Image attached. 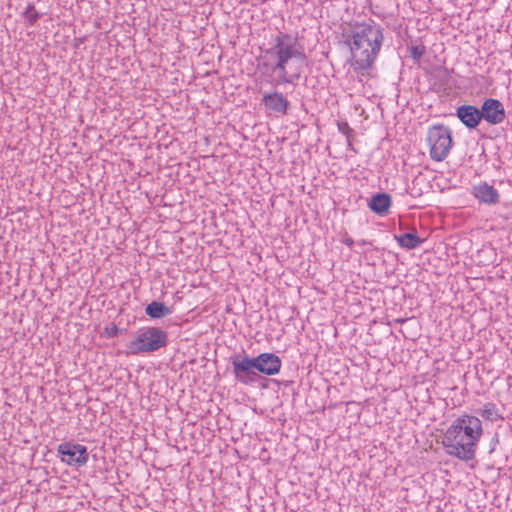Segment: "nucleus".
<instances>
[{"label":"nucleus","mask_w":512,"mask_h":512,"mask_svg":"<svg viewBox=\"0 0 512 512\" xmlns=\"http://www.w3.org/2000/svg\"><path fill=\"white\" fill-rule=\"evenodd\" d=\"M427 142L431 159L441 162L446 159L453 146L452 131L444 124L433 125L428 129Z\"/></svg>","instance_id":"obj_4"},{"label":"nucleus","mask_w":512,"mask_h":512,"mask_svg":"<svg viewBox=\"0 0 512 512\" xmlns=\"http://www.w3.org/2000/svg\"><path fill=\"white\" fill-rule=\"evenodd\" d=\"M478 413L487 421L495 422L497 420H503L502 415L498 413L496 405L492 402L484 404L483 409L479 410Z\"/></svg>","instance_id":"obj_17"},{"label":"nucleus","mask_w":512,"mask_h":512,"mask_svg":"<svg viewBox=\"0 0 512 512\" xmlns=\"http://www.w3.org/2000/svg\"><path fill=\"white\" fill-rule=\"evenodd\" d=\"M410 53H411V57L414 60H420L425 53V47L422 45L411 46Z\"/></svg>","instance_id":"obj_19"},{"label":"nucleus","mask_w":512,"mask_h":512,"mask_svg":"<svg viewBox=\"0 0 512 512\" xmlns=\"http://www.w3.org/2000/svg\"><path fill=\"white\" fill-rule=\"evenodd\" d=\"M266 55L276 59L274 64L262 61L258 69L262 74L271 75L278 73V77L272 82L275 86L282 84H296L307 66V56L299 47L297 38L290 34L279 32L275 37L274 45L266 50Z\"/></svg>","instance_id":"obj_1"},{"label":"nucleus","mask_w":512,"mask_h":512,"mask_svg":"<svg viewBox=\"0 0 512 512\" xmlns=\"http://www.w3.org/2000/svg\"><path fill=\"white\" fill-rule=\"evenodd\" d=\"M391 204V196L388 193L382 192L372 196L368 203V207L374 213L383 216L388 213Z\"/></svg>","instance_id":"obj_14"},{"label":"nucleus","mask_w":512,"mask_h":512,"mask_svg":"<svg viewBox=\"0 0 512 512\" xmlns=\"http://www.w3.org/2000/svg\"><path fill=\"white\" fill-rule=\"evenodd\" d=\"M257 372L266 376L277 375L282 367V361L274 353L264 352L253 357Z\"/></svg>","instance_id":"obj_10"},{"label":"nucleus","mask_w":512,"mask_h":512,"mask_svg":"<svg viewBox=\"0 0 512 512\" xmlns=\"http://www.w3.org/2000/svg\"><path fill=\"white\" fill-rule=\"evenodd\" d=\"M22 15L27 21V26H33L42 16V14L35 9V5L33 3H29L26 6Z\"/></svg>","instance_id":"obj_18"},{"label":"nucleus","mask_w":512,"mask_h":512,"mask_svg":"<svg viewBox=\"0 0 512 512\" xmlns=\"http://www.w3.org/2000/svg\"><path fill=\"white\" fill-rule=\"evenodd\" d=\"M262 104L265 106L266 110L281 115H286L290 108L288 99L283 93L278 91L264 94Z\"/></svg>","instance_id":"obj_12"},{"label":"nucleus","mask_w":512,"mask_h":512,"mask_svg":"<svg viewBox=\"0 0 512 512\" xmlns=\"http://www.w3.org/2000/svg\"><path fill=\"white\" fill-rule=\"evenodd\" d=\"M342 243L345 244L346 246H348L349 248H351L354 244V240L350 237V236H345L343 239H342Z\"/></svg>","instance_id":"obj_22"},{"label":"nucleus","mask_w":512,"mask_h":512,"mask_svg":"<svg viewBox=\"0 0 512 512\" xmlns=\"http://www.w3.org/2000/svg\"><path fill=\"white\" fill-rule=\"evenodd\" d=\"M338 128H339V131L345 135H349L350 133L353 132V130L350 128V126L348 125V123L344 122V123H339L338 124Z\"/></svg>","instance_id":"obj_20"},{"label":"nucleus","mask_w":512,"mask_h":512,"mask_svg":"<svg viewBox=\"0 0 512 512\" xmlns=\"http://www.w3.org/2000/svg\"><path fill=\"white\" fill-rule=\"evenodd\" d=\"M471 195L486 205H496L500 202V194L497 189L487 182H480L477 185H473L471 188Z\"/></svg>","instance_id":"obj_11"},{"label":"nucleus","mask_w":512,"mask_h":512,"mask_svg":"<svg viewBox=\"0 0 512 512\" xmlns=\"http://www.w3.org/2000/svg\"><path fill=\"white\" fill-rule=\"evenodd\" d=\"M397 243L407 250H412L419 247L423 240L417 235L416 232H408L401 235H395Z\"/></svg>","instance_id":"obj_15"},{"label":"nucleus","mask_w":512,"mask_h":512,"mask_svg":"<svg viewBox=\"0 0 512 512\" xmlns=\"http://www.w3.org/2000/svg\"><path fill=\"white\" fill-rule=\"evenodd\" d=\"M233 375L236 381L244 385H252L259 379L254 358L244 351L230 357Z\"/></svg>","instance_id":"obj_6"},{"label":"nucleus","mask_w":512,"mask_h":512,"mask_svg":"<svg viewBox=\"0 0 512 512\" xmlns=\"http://www.w3.org/2000/svg\"><path fill=\"white\" fill-rule=\"evenodd\" d=\"M358 244H359V245H366V244H367V242H366L365 240H361V241H358Z\"/></svg>","instance_id":"obj_23"},{"label":"nucleus","mask_w":512,"mask_h":512,"mask_svg":"<svg viewBox=\"0 0 512 512\" xmlns=\"http://www.w3.org/2000/svg\"><path fill=\"white\" fill-rule=\"evenodd\" d=\"M463 424H465V415L457 418L444 434L442 444L450 456H454L457 452L452 447L460 448L459 445L462 444Z\"/></svg>","instance_id":"obj_9"},{"label":"nucleus","mask_w":512,"mask_h":512,"mask_svg":"<svg viewBox=\"0 0 512 512\" xmlns=\"http://www.w3.org/2000/svg\"><path fill=\"white\" fill-rule=\"evenodd\" d=\"M57 453L61 460L69 466L82 467L89 460L87 447L78 443L63 442L58 445Z\"/></svg>","instance_id":"obj_7"},{"label":"nucleus","mask_w":512,"mask_h":512,"mask_svg":"<svg viewBox=\"0 0 512 512\" xmlns=\"http://www.w3.org/2000/svg\"><path fill=\"white\" fill-rule=\"evenodd\" d=\"M106 333L108 337H117L120 333V329L116 325H113L111 328H106Z\"/></svg>","instance_id":"obj_21"},{"label":"nucleus","mask_w":512,"mask_h":512,"mask_svg":"<svg viewBox=\"0 0 512 512\" xmlns=\"http://www.w3.org/2000/svg\"><path fill=\"white\" fill-rule=\"evenodd\" d=\"M383 27L373 20L355 22L343 31L345 44L350 48L351 66L355 72L371 69L384 42Z\"/></svg>","instance_id":"obj_2"},{"label":"nucleus","mask_w":512,"mask_h":512,"mask_svg":"<svg viewBox=\"0 0 512 512\" xmlns=\"http://www.w3.org/2000/svg\"><path fill=\"white\" fill-rule=\"evenodd\" d=\"M481 119L490 125H498L506 118V111L501 101L495 98H487L480 108Z\"/></svg>","instance_id":"obj_8"},{"label":"nucleus","mask_w":512,"mask_h":512,"mask_svg":"<svg viewBox=\"0 0 512 512\" xmlns=\"http://www.w3.org/2000/svg\"><path fill=\"white\" fill-rule=\"evenodd\" d=\"M463 432L467 437V441L464 442L462 440V444L459 445L460 448H455L456 453H454V457L463 460L470 461L475 457V448L477 446L478 441L480 440L483 430L482 423L478 417L465 415V424H463Z\"/></svg>","instance_id":"obj_5"},{"label":"nucleus","mask_w":512,"mask_h":512,"mask_svg":"<svg viewBox=\"0 0 512 512\" xmlns=\"http://www.w3.org/2000/svg\"><path fill=\"white\" fill-rule=\"evenodd\" d=\"M145 313L152 319H161L170 315L172 310L162 302L152 301L145 307Z\"/></svg>","instance_id":"obj_16"},{"label":"nucleus","mask_w":512,"mask_h":512,"mask_svg":"<svg viewBox=\"0 0 512 512\" xmlns=\"http://www.w3.org/2000/svg\"><path fill=\"white\" fill-rule=\"evenodd\" d=\"M168 334L160 327H142L138 329L136 337L127 345L129 353L139 355L153 353L166 347Z\"/></svg>","instance_id":"obj_3"},{"label":"nucleus","mask_w":512,"mask_h":512,"mask_svg":"<svg viewBox=\"0 0 512 512\" xmlns=\"http://www.w3.org/2000/svg\"><path fill=\"white\" fill-rule=\"evenodd\" d=\"M480 109L474 105L464 104L456 109V116L460 122L468 129H475L481 123Z\"/></svg>","instance_id":"obj_13"}]
</instances>
